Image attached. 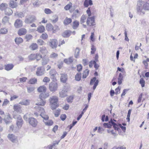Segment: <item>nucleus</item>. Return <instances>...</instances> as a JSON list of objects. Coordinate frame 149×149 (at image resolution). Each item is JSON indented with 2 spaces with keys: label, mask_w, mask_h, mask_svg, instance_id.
<instances>
[{
  "label": "nucleus",
  "mask_w": 149,
  "mask_h": 149,
  "mask_svg": "<svg viewBox=\"0 0 149 149\" xmlns=\"http://www.w3.org/2000/svg\"><path fill=\"white\" fill-rule=\"evenodd\" d=\"M58 98L56 96L51 97L49 99L50 105L52 110L55 109L58 107Z\"/></svg>",
  "instance_id": "1"
},
{
  "label": "nucleus",
  "mask_w": 149,
  "mask_h": 149,
  "mask_svg": "<svg viewBox=\"0 0 149 149\" xmlns=\"http://www.w3.org/2000/svg\"><path fill=\"white\" fill-rule=\"evenodd\" d=\"M137 13L141 15H143L145 14V12L143 8L142 4V1L141 0L139 1L137 3L136 7Z\"/></svg>",
  "instance_id": "2"
},
{
  "label": "nucleus",
  "mask_w": 149,
  "mask_h": 149,
  "mask_svg": "<svg viewBox=\"0 0 149 149\" xmlns=\"http://www.w3.org/2000/svg\"><path fill=\"white\" fill-rule=\"evenodd\" d=\"M35 109L36 110V111L34 113L36 116L37 117L40 115L41 116V114L47 115L45 114L44 109L43 107L36 106Z\"/></svg>",
  "instance_id": "3"
},
{
  "label": "nucleus",
  "mask_w": 149,
  "mask_h": 149,
  "mask_svg": "<svg viewBox=\"0 0 149 149\" xmlns=\"http://www.w3.org/2000/svg\"><path fill=\"white\" fill-rule=\"evenodd\" d=\"M41 116L44 119L43 122L45 125L50 126L53 125V122L52 120H48L49 117L47 115L44 116V115L41 114Z\"/></svg>",
  "instance_id": "4"
},
{
  "label": "nucleus",
  "mask_w": 149,
  "mask_h": 149,
  "mask_svg": "<svg viewBox=\"0 0 149 149\" xmlns=\"http://www.w3.org/2000/svg\"><path fill=\"white\" fill-rule=\"evenodd\" d=\"M112 125L115 130H116L117 128V124L113 122L112 119H111L110 121L109 122V123H104L103 124V126L106 128H109L111 127Z\"/></svg>",
  "instance_id": "5"
},
{
  "label": "nucleus",
  "mask_w": 149,
  "mask_h": 149,
  "mask_svg": "<svg viewBox=\"0 0 149 149\" xmlns=\"http://www.w3.org/2000/svg\"><path fill=\"white\" fill-rule=\"evenodd\" d=\"M28 122L30 125L33 127H36L38 125L37 120L33 118H29Z\"/></svg>",
  "instance_id": "6"
},
{
  "label": "nucleus",
  "mask_w": 149,
  "mask_h": 149,
  "mask_svg": "<svg viewBox=\"0 0 149 149\" xmlns=\"http://www.w3.org/2000/svg\"><path fill=\"white\" fill-rule=\"evenodd\" d=\"M48 45L52 48H56L58 45V41L55 39H50L48 43Z\"/></svg>",
  "instance_id": "7"
},
{
  "label": "nucleus",
  "mask_w": 149,
  "mask_h": 149,
  "mask_svg": "<svg viewBox=\"0 0 149 149\" xmlns=\"http://www.w3.org/2000/svg\"><path fill=\"white\" fill-rule=\"evenodd\" d=\"M58 88V85L55 82H51L49 84V88L50 91L54 92Z\"/></svg>",
  "instance_id": "8"
},
{
  "label": "nucleus",
  "mask_w": 149,
  "mask_h": 149,
  "mask_svg": "<svg viewBox=\"0 0 149 149\" xmlns=\"http://www.w3.org/2000/svg\"><path fill=\"white\" fill-rule=\"evenodd\" d=\"M86 23L88 26H93L95 24L94 17H88L87 19Z\"/></svg>",
  "instance_id": "9"
},
{
  "label": "nucleus",
  "mask_w": 149,
  "mask_h": 149,
  "mask_svg": "<svg viewBox=\"0 0 149 149\" xmlns=\"http://www.w3.org/2000/svg\"><path fill=\"white\" fill-rule=\"evenodd\" d=\"M94 83V84L93 87V89L94 90L95 89L99 83L98 80L96 79V78L95 77H94L91 80L90 82V85H92Z\"/></svg>",
  "instance_id": "10"
},
{
  "label": "nucleus",
  "mask_w": 149,
  "mask_h": 149,
  "mask_svg": "<svg viewBox=\"0 0 149 149\" xmlns=\"http://www.w3.org/2000/svg\"><path fill=\"white\" fill-rule=\"evenodd\" d=\"M8 139L13 143L17 142V137L13 134H9L7 136Z\"/></svg>",
  "instance_id": "11"
},
{
  "label": "nucleus",
  "mask_w": 149,
  "mask_h": 149,
  "mask_svg": "<svg viewBox=\"0 0 149 149\" xmlns=\"http://www.w3.org/2000/svg\"><path fill=\"white\" fill-rule=\"evenodd\" d=\"M45 71V69L43 67H39L37 68L36 74L38 76L42 75L44 74Z\"/></svg>",
  "instance_id": "12"
},
{
  "label": "nucleus",
  "mask_w": 149,
  "mask_h": 149,
  "mask_svg": "<svg viewBox=\"0 0 149 149\" xmlns=\"http://www.w3.org/2000/svg\"><path fill=\"white\" fill-rule=\"evenodd\" d=\"M17 118L16 124L17 126L19 128H20L21 127L23 124V120L22 117L20 116H18Z\"/></svg>",
  "instance_id": "13"
},
{
  "label": "nucleus",
  "mask_w": 149,
  "mask_h": 149,
  "mask_svg": "<svg viewBox=\"0 0 149 149\" xmlns=\"http://www.w3.org/2000/svg\"><path fill=\"white\" fill-rule=\"evenodd\" d=\"M12 118L10 116V115L8 114L7 115L5 116L4 120L6 124H8L11 122Z\"/></svg>",
  "instance_id": "14"
},
{
  "label": "nucleus",
  "mask_w": 149,
  "mask_h": 149,
  "mask_svg": "<svg viewBox=\"0 0 149 149\" xmlns=\"http://www.w3.org/2000/svg\"><path fill=\"white\" fill-rule=\"evenodd\" d=\"M36 20V17L33 16L29 17V18H26L25 22L26 23H29L35 22Z\"/></svg>",
  "instance_id": "15"
},
{
  "label": "nucleus",
  "mask_w": 149,
  "mask_h": 149,
  "mask_svg": "<svg viewBox=\"0 0 149 149\" xmlns=\"http://www.w3.org/2000/svg\"><path fill=\"white\" fill-rule=\"evenodd\" d=\"M37 91L39 93H45L46 91L47 88L44 86H40L37 88Z\"/></svg>",
  "instance_id": "16"
},
{
  "label": "nucleus",
  "mask_w": 149,
  "mask_h": 149,
  "mask_svg": "<svg viewBox=\"0 0 149 149\" xmlns=\"http://www.w3.org/2000/svg\"><path fill=\"white\" fill-rule=\"evenodd\" d=\"M80 13L78 9L75 10L73 14L72 15V17L74 18H76L80 16Z\"/></svg>",
  "instance_id": "17"
},
{
  "label": "nucleus",
  "mask_w": 149,
  "mask_h": 149,
  "mask_svg": "<svg viewBox=\"0 0 149 149\" xmlns=\"http://www.w3.org/2000/svg\"><path fill=\"white\" fill-rule=\"evenodd\" d=\"M49 96V93H41L39 95V98L40 99H45L48 97Z\"/></svg>",
  "instance_id": "18"
},
{
  "label": "nucleus",
  "mask_w": 149,
  "mask_h": 149,
  "mask_svg": "<svg viewBox=\"0 0 149 149\" xmlns=\"http://www.w3.org/2000/svg\"><path fill=\"white\" fill-rule=\"evenodd\" d=\"M125 76L123 74L120 73L119 74L118 78V84L119 85H120L122 83V81L123 80V77Z\"/></svg>",
  "instance_id": "19"
},
{
  "label": "nucleus",
  "mask_w": 149,
  "mask_h": 149,
  "mask_svg": "<svg viewBox=\"0 0 149 149\" xmlns=\"http://www.w3.org/2000/svg\"><path fill=\"white\" fill-rule=\"evenodd\" d=\"M142 4L144 10H149V3L147 2L142 1Z\"/></svg>",
  "instance_id": "20"
},
{
  "label": "nucleus",
  "mask_w": 149,
  "mask_h": 149,
  "mask_svg": "<svg viewBox=\"0 0 149 149\" xmlns=\"http://www.w3.org/2000/svg\"><path fill=\"white\" fill-rule=\"evenodd\" d=\"M15 41L16 44L19 45L23 42V40L21 37H18L15 38Z\"/></svg>",
  "instance_id": "21"
},
{
  "label": "nucleus",
  "mask_w": 149,
  "mask_h": 149,
  "mask_svg": "<svg viewBox=\"0 0 149 149\" xmlns=\"http://www.w3.org/2000/svg\"><path fill=\"white\" fill-rule=\"evenodd\" d=\"M22 26V21L20 20H17L15 23V26L16 28L21 27Z\"/></svg>",
  "instance_id": "22"
},
{
  "label": "nucleus",
  "mask_w": 149,
  "mask_h": 149,
  "mask_svg": "<svg viewBox=\"0 0 149 149\" xmlns=\"http://www.w3.org/2000/svg\"><path fill=\"white\" fill-rule=\"evenodd\" d=\"M49 60L48 57L46 56H45L42 58V65H45L46 64L49 62Z\"/></svg>",
  "instance_id": "23"
},
{
  "label": "nucleus",
  "mask_w": 149,
  "mask_h": 149,
  "mask_svg": "<svg viewBox=\"0 0 149 149\" xmlns=\"http://www.w3.org/2000/svg\"><path fill=\"white\" fill-rule=\"evenodd\" d=\"M26 33V30L24 28L20 29L18 32V34L19 36H22L25 34Z\"/></svg>",
  "instance_id": "24"
},
{
  "label": "nucleus",
  "mask_w": 149,
  "mask_h": 149,
  "mask_svg": "<svg viewBox=\"0 0 149 149\" xmlns=\"http://www.w3.org/2000/svg\"><path fill=\"white\" fill-rule=\"evenodd\" d=\"M13 67V65L12 64H7L4 66L5 69L7 71H9L12 70Z\"/></svg>",
  "instance_id": "25"
},
{
  "label": "nucleus",
  "mask_w": 149,
  "mask_h": 149,
  "mask_svg": "<svg viewBox=\"0 0 149 149\" xmlns=\"http://www.w3.org/2000/svg\"><path fill=\"white\" fill-rule=\"evenodd\" d=\"M40 52L43 55H44L45 56H46L47 53V51L46 49V48L45 47H42L40 48Z\"/></svg>",
  "instance_id": "26"
},
{
  "label": "nucleus",
  "mask_w": 149,
  "mask_h": 149,
  "mask_svg": "<svg viewBox=\"0 0 149 149\" xmlns=\"http://www.w3.org/2000/svg\"><path fill=\"white\" fill-rule=\"evenodd\" d=\"M37 31L39 33H42L45 31V28L44 26L40 25L38 27Z\"/></svg>",
  "instance_id": "27"
},
{
  "label": "nucleus",
  "mask_w": 149,
  "mask_h": 149,
  "mask_svg": "<svg viewBox=\"0 0 149 149\" xmlns=\"http://www.w3.org/2000/svg\"><path fill=\"white\" fill-rule=\"evenodd\" d=\"M53 26L50 23L47 24L46 26V30L48 31H52Z\"/></svg>",
  "instance_id": "28"
},
{
  "label": "nucleus",
  "mask_w": 149,
  "mask_h": 149,
  "mask_svg": "<svg viewBox=\"0 0 149 149\" xmlns=\"http://www.w3.org/2000/svg\"><path fill=\"white\" fill-rule=\"evenodd\" d=\"M21 109L20 106L18 104H15L13 106V109L15 111H19Z\"/></svg>",
  "instance_id": "29"
},
{
  "label": "nucleus",
  "mask_w": 149,
  "mask_h": 149,
  "mask_svg": "<svg viewBox=\"0 0 149 149\" xmlns=\"http://www.w3.org/2000/svg\"><path fill=\"white\" fill-rule=\"evenodd\" d=\"M79 22L77 20H75L73 22L72 28L74 29H77L79 25Z\"/></svg>",
  "instance_id": "30"
},
{
  "label": "nucleus",
  "mask_w": 149,
  "mask_h": 149,
  "mask_svg": "<svg viewBox=\"0 0 149 149\" xmlns=\"http://www.w3.org/2000/svg\"><path fill=\"white\" fill-rule=\"evenodd\" d=\"M29 101L28 100H24L21 101L19 103L22 105H28L29 104Z\"/></svg>",
  "instance_id": "31"
},
{
  "label": "nucleus",
  "mask_w": 149,
  "mask_h": 149,
  "mask_svg": "<svg viewBox=\"0 0 149 149\" xmlns=\"http://www.w3.org/2000/svg\"><path fill=\"white\" fill-rule=\"evenodd\" d=\"M117 125L118 126L116 130L119 131L120 129L119 128H121L124 132H125L126 127H125L122 126L121 124H117Z\"/></svg>",
  "instance_id": "32"
},
{
  "label": "nucleus",
  "mask_w": 149,
  "mask_h": 149,
  "mask_svg": "<svg viewBox=\"0 0 149 149\" xmlns=\"http://www.w3.org/2000/svg\"><path fill=\"white\" fill-rule=\"evenodd\" d=\"M37 79L35 78H33L30 79L29 81V83L31 84H35L37 83Z\"/></svg>",
  "instance_id": "33"
},
{
  "label": "nucleus",
  "mask_w": 149,
  "mask_h": 149,
  "mask_svg": "<svg viewBox=\"0 0 149 149\" xmlns=\"http://www.w3.org/2000/svg\"><path fill=\"white\" fill-rule=\"evenodd\" d=\"M74 98V96L73 95H71L68 96L67 97V100L68 103H72V102Z\"/></svg>",
  "instance_id": "34"
},
{
  "label": "nucleus",
  "mask_w": 149,
  "mask_h": 149,
  "mask_svg": "<svg viewBox=\"0 0 149 149\" xmlns=\"http://www.w3.org/2000/svg\"><path fill=\"white\" fill-rule=\"evenodd\" d=\"M8 7V5L5 3H2L0 5V9L3 10L5 9Z\"/></svg>",
  "instance_id": "35"
},
{
  "label": "nucleus",
  "mask_w": 149,
  "mask_h": 149,
  "mask_svg": "<svg viewBox=\"0 0 149 149\" xmlns=\"http://www.w3.org/2000/svg\"><path fill=\"white\" fill-rule=\"evenodd\" d=\"M10 6L12 8H15L17 6L16 2H14L13 0L10 1Z\"/></svg>",
  "instance_id": "36"
},
{
  "label": "nucleus",
  "mask_w": 149,
  "mask_h": 149,
  "mask_svg": "<svg viewBox=\"0 0 149 149\" xmlns=\"http://www.w3.org/2000/svg\"><path fill=\"white\" fill-rule=\"evenodd\" d=\"M73 57H70L69 58L66 59V63L68 64H70L73 62Z\"/></svg>",
  "instance_id": "37"
},
{
  "label": "nucleus",
  "mask_w": 149,
  "mask_h": 149,
  "mask_svg": "<svg viewBox=\"0 0 149 149\" xmlns=\"http://www.w3.org/2000/svg\"><path fill=\"white\" fill-rule=\"evenodd\" d=\"M8 32V29H7L3 28H1L0 29V34H6Z\"/></svg>",
  "instance_id": "38"
},
{
  "label": "nucleus",
  "mask_w": 149,
  "mask_h": 149,
  "mask_svg": "<svg viewBox=\"0 0 149 149\" xmlns=\"http://www.w3.org/2000/svg\"><path fill=\"white\" fill-rule=\"evenodd\" d=\"M80 51V49L78 48H77L75 49L74 54V56L76 58H77L79 56V53Z\"/></svg>",
  "instance_id": "39"
},
{
  "label": "nucleus",
  "mask_w": 149,
  "mask_h": 149,
  "mask_svg": "<svg viewBox=\"0 0 149 149\" xmlns=\"http://www.w3.org/2000/svg\"><path fill=\"white\" fill-rule=\"evenodd\" d=\"M89 71L88 69L86 70L83 73L82 78L83 79L86 78L88 75Z\"/></svg>",
  "instance_id": "40"
},
{
  "label": "nucleus",
  "mask_w": 149,
  "mask_h": 149,
  "mask_svg": "<svg viewBox=\"0 0 149 149\" xmlns=\"http://www.w3.org/2000/svg\"><path fill=\"white\" fill-rule=\"evenodd\" d=\"M48 35L45 33H42L40 36V38L45 40L48 38Z\"/></svg>",
  "instance_id": "41"
},
{
  "label": "nucleus",
  "mask_w": 149,
  "mask_h": 149,
  "mask_svg": "<svg viewBox=\"0 0 149 149\" xmlns=\"http://www.w3.org/2000/svg\"><path fill=\"white\" fill-rule=\"evenodd\" d=\"M31 49L33 50H34L36 49L38 47V46L36 43H33L30 46Z\"/></svg>",
  "instance_id": "42"
},
{
  "label": "nucleus",
  "mask_w": 149,
  "mask_h": 149,
  "mask_svg": "<svg viewBox=\"0 0 149 149\" xmlns=\"http://www.w3.org/2000/svg\"><path fill=\"white\" fill-rule=\"evenodd\" d=\"M75 80L77 81H80L81 78V74L77 73L75 77Z\"/></svg>",
  "instance_id": "43"
},
{
  "label": "nucleus",
  "mask_w": 149,
  "mask_h": 149,
  "mask_svg": "<svg viewBox=\"0 0 149 149\" xmlns=\"http://www.w3.org/2000/svg\"><path fill=\"white\" fill-rule=\"evenodd\" d=\"M117 70L118 71H120L122 72L121 73L123 74L124 76H126V72L125 71V70L123 68H121L119 67H118L117 68Z\"/></svg>",
  "instance_id": "44"
},
{
  "label": "nucleus",
  "mask_w": 149,
  "mask_h": 149,
  "mask_svg": "<svg viewBox=\"0 0 149 149\" xmlns=\"http://www.w3.org/2000/svg\"><path fill=\"white\" fill-rule=\"evenodd\" d=\"M42 56L40 53H37L35 54V59L38 61L42 58Z\"/></svg>",
  "instance_id": "45"
},
{
  "label": "nucleus",
  "mask_w": 149,
  "mask_h": 149,
  "mask_svg": "<svg viewBox=\"0 0 149 149\" xmlns=\"http://www.w3.org/2000/svg\"><path fill=\"white\" fill-rule=\"evenodd\" d=\"M65 90H62L60 92V96L61 97H64L65 95Z\"/></svg>",
  "instance_id": "46"
},
{
  "label": "nucleus",
  "mask_w": 149,
  "mask_h": 149,
  "mask_svg": "<svg viewBox=\"0 0 149 149\" xmlns=\"http://www.w3.org/2000/svg\"><path fill=\"white\" fill-rule=\"evenodd\" d=\"M140 84L141 85L142 87H143L145 86V81L143 78H141L140 79L139 81Z\"/></svg>",
  "instance_id": "47"
},
{
  "label": "nucleus",
  "mask_w": 149,
  "mask_h": 149,
  "mask_svg": "<svg viewBox=\"0 0 149 149\" xmlns=\"http://www.w3.org/2000/svg\"><path fill=\"white\" fill-rule=\"evenodd\" d=\"M59 30V29L58 27L56 26H53L52 31L53 33H55L57 31Z\"/></svg>",
  "instance_id": "48"
},
{
  "label": "nucleus",
  "mask_w": 149,
  "mask_h": 149,
  "mask_svg": "<svg viewBox=\"0 0 149 149\" xmlns=\"http://www.w3.org/2000/svg\"><path fill=\"white\" fill-rule=\"evenodd\" d=\"M86 17L85 15H82L81 18V24L84 23L85 22V20H86Z\"/></svg>",
  "instance_id": "49"
},
{
  "label": "nucleus",
  "mask_w": 149,
  "mask_h": 149,
  "mask_svg": "<svg viewBox=\"0 0 149 149\" xmlns=\"http://www.w3.org/2000/svg\"><path fill=\"white\" fill-rule=\"evenodd\" d=\"M77 123V121H75L73 122L72 124H70L69 126H68L67 128L68 129V128H69V130H68V131H69L70 130H71L72 127L74 126Z\"/></svg>",
  "instance_id": "50"
},
{
  "label": "nucleus",
  "mask_w": 149,
  "mask_h": 149,
  "mask_svg": "<svg viewBox=\"0 0 149 149\" xmlns=\"http://www.w3.org/2000/svg\"><path fill=\"white\" fill-rule=\"evenodd\" d=\"M12 13V10L10 8H8L6 9L5 12L6 14L8 15H11Z\"/></svg>",
  "instance_id": "51"
},
{
  "label": "nucleus",
  "mask_w": 149,
  "mask_h": 149,
  "mask_svg": "<svg viewBox=\"0 0 149 149\" xmlns=\"http://www.w3.org/2000/svg\"><path fill=\"white\" fill-rule=\"evenodd\" d=\"M40 102H38V104H39V105H41V106H44L46 103V101L45 100H42V99H40Z\"/></svg>",
  "instance_id": "52"
},
{
  "label": "nucleus",
  "mask_w": 149,
  "mask_h": 149,
  "mask_svg": "<svg viewBox=\"0 0 149 149\" xmlns=\"http://www.w3.org/2000/svg\"><path fill=\"white\" fill-rule=\"evenodd\" d=\"M9 103V101L7 99L4 100V101L2 104V106H6L7 104Z\"/></svg>",
  "instance_id": "53"
},
{
  "label": "nucleus",
  "mask_w": 149,
  "mask_h": 149,
  "mask_svg": "<svg viewBox=\"0 0 149 149\" xmlns=\"http://www.w3.org/2000/svg\"><path fill=\"white\" fill-rule=\"evenodd\" d=\"M91 53L92 54H93L95 53V52L96 51V48L95 46H94L93 45H92L91 46Z\"/></svg>",
  "instance_id": "54"
},
{
  "label": "nucleus",
  "mask_w": 149,
  "mask_h": 149,
  "mask_svg": "<svg viewBox=\"0 0 149 149\" xmlns=\"http://www.w3.org/2000/svg\"><path fill=\"white\" fill-rule=\"evenodd\" d=\"M37 43L38 45H44V41L41 39H38L37 40Z\"/></svg>",
  "instance_id": "55"
},
{
  "label": "nucleus",
  "mask_w": 149,
  "mask_h": 149,
  "mask_svg": "<svg viewBox=\"0 0 149 149\" xmlns=\"http://www.w3.org/2000/svg\"><path fill=\"white\" fill-rule=\"evenodd\" d=\"M65 76L64 74H62L60 78L61 82L64 83L65 82Z\"/></svg>",
  "instance_id": "56"
},
{
  "label": "nucleus",
  "mask_w": 149,
  "mask_h": 149,
  "mask_svg": "<svg viewBox=\"0 0 149 149\" xmlns=\"http://www.w3.org/2000/svg\"><path fill=\"white\" fill-rule=\"evenodd\" d=\"M44 12L47 14H50L52 13V11L49 8H45L44 10Z\"/></svg>",
  "instance_id": "57"
},
{
  "label": "nucleus",
  "mask_w": 149,
  "mask_h": 149,
  "mask_svg": "<svg viewBox=\"0 0 149 149\" xmlns=\"http://www.w3.org/2000/svg\"><path fill=\"white\" fill-rule=\"evenodd\" d=\"M25 38L27 41H28L32 38V36L31 35L28 34L25 36Z\"/></svg>",
  "instance_id": "58"
},
{
  "label": "nucleus",
  "mask_w": 149,
  "mask_h": 149,
  "mask_svg": "<svg viewBox=\"0 0 149 149\" xmlns=\"http://www.w3.org/2000/svg\"><path fill=\"white\" fill-rule=\"evenodd\" d=\"M72 22V19L71 18H66V24H68Z\"/></svg>",
  "instance_id": "59"
},
{
  "label": "nucleus",
  "mask_w": 149,
  "mask_h": 149,
  "mask_svg": "<svg viewBox=\"0 0 149 149\" xmlns=\"http://www.w3.org/2000/svg\"><path fill=\"white\" fill-rule=\"evenodd\" d=\"M72 4L70 2L66 6V10H69L72 7Z\"/></svg>",
  "instance_id": "60"
},
{
  "label": "nucleus",
  "mask_w": 149,
  "mask_h": 149,
  "mask_svg": "<svg viewBox=\"0 0 149 149\" xmlns=\"http://www.w3.org/2000/svg\"><path fill=\"white\" fill-rule=\"evenodd\" d=\"M57 54L55 53H52L50 55V58H54L57 57Z\"/></svg>",
  "instance_id": "61"
},
{
  "label": "nucleus",
  "mask_w": 149,
  "mask_h": 149,
  "mask_svg": "<svg viewBox=\"0 0 149 149\" xmlns=\"http://www.w3.org/2000/svg\"><path fill=\"white\" fill-rule=\"evenodd\" d=\"M107 132L109 133H111L114 136H116V133L113 132V130H107Z\"/></svg>",
  "instance_id": "62"
},
{
  "label": "nucleus",
  "mask_w": 149,
  "mask_h": 149,
  "mask_svg": "<svg viewBox=\"0 0 149 149\" xmlns=\"http://www.w3.org/2000/svg\"><path fill=\"white\" fill-rule=\"evenodd\" d=\"M29 58L30 60H33L35 59V54H32L29 56Z\"/></svg>",
  "instance_id": "63"
},
{
  "label": "nucleus",
  "mask_w": 149,
  "mask_h": 149,
  "mask_svg": "<svg viewBox=\"0 0 149 149\" xmlns=\"http://www.w3.org/2000/svg\"><path fill=\"white\" fill-rule=\"evenodd\" d=\"M50 81V78L46 77H45L43 79V81L45 82H49Z\"/></svg>",
  "instance_id": "64"
}]
</instances>
